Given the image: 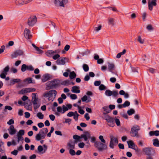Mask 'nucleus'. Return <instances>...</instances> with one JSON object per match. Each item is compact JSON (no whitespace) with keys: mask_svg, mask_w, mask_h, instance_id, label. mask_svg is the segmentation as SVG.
<instances>
[{"mask_svg":"<svg viewBox=\"0 0 159 159\" xmlns=\"http://www.w3.org/2000/svg\"><path fill=\"white\" fill-rule=\"evenodd\" d=\"M94 146L99 152H103L107 149V145L101 142H96L94 144Z\"/></svg>","mask_w":159,"mask_h":159,"instance_id":"1","label":"nucleus"},{"mask_svg":"<svg viewBox=\"0 0 159 159\" xmlns=\"http://www.w3.org/2000/svg\"><path fill=\"white\" fill-rule=\"evenodd\" d=\"M57 80L54 79L53 80L48 81L46 84V89L47 90L55 88L58 85V83L57 82Z\"/></svg>","mask_w":159,"mask_h":159,"instance_id":"2","label":"nucleus"},{"mask_svg":"<svg viewBox=\"0 0 159 159\" xmlns=\"http://www.w3.org/2000/svg\"><path fill=\"white\" fill-rule=\"evenodd\" d=\"M57 94V92L55 90H50L48 92H45L43 94V96L44 98L48 97V100H50L51 99L50 98L52 97L53 98V100L55 98Z\"/></svg>","mask_w":159,"mask_h":159,"instance_id":"3","label":"nucleus"},{"mask_svg":"<svg viewBox=\"0 0 159 159\" xmlns=\"http://www.w3.org/2000/svg\"><path fill=\"white\" fill-rule=\"evenodd\" d=\"M37 21V18L35 16H31L28 20L27 24L30 26L32 27L36 23Z\"/></svg>","mask_w":159,"mask_h":159,"instance_id":"4","label":"nucleus"},{"mask_svg":"<svg viewBox=\"0 0 159 159\" xmlns=\"http://www.w3.org/2000/svg\"><path fill=\"white\" fill-rule=\"evenodd\" d=\"M140 129L138 125L133 126L131 129L130 134H131V136L135 137L138 135V131Z\"/></svg>","mask_w":159,"mask_h":159,"instance_id":"5","label":"nucleus"},{"mask_svg":"<svg viewBox=\"0 0 159 159\" xmlns=\"http://www.w3.org/2000/svg\"><path fill=\"white\" fill-rule=\"evenodd\" d=\"M111 140L110 142L109 147L111 148H114V146L117 145L118 140L117 138L114 137L113 136L110 137Z\"/></svg>","mask_w":159,"mask_h":159,"instance_id":"6","label":"nucleus"},{"mask_svg":"<svg viewBox=\"0 0 159 159\" xmlns=\"http://www.w3.org/2000/svg\"><path fill=\"white\" fill-rule=\"evenodd\" d=\"M143 151L145 154L148 155V157H152L155 153V150L151 148H145L143 149Z\"/></svg>","mask_w":159,"mask_h":159,"instance_id":"7","label":"nucleus"},{"mask_svg":"<svg viewBox=\"0 0 159 159\" xmlns=\"http://www.w3.org/2000/svg\"><path fill=\"white\" fill-rule=\"evenodd\" d=\"M68 0H55L54 3L56 6L59 5L60 7H65V5L66 4Z\"/></svg>","mask_w":159,"mask_h":159,"instance_id":"8","label":"nucleus"},{"mask_svg":"<svg viewBox=\"0 0 159 159\" xmlns=\"http://www.w3.org/2000/svg\"><path fill=\"white\" fill-rule=\"evenodd\" d=\"M34 70V68L31 65L27 66L23 64L21 66V70L22 72H25L26 70L33 71Z\"/></svg>","mask_w":159,"mask_h":159,"instance_id":"9","label":"nucleus"},{"mask_svg":"<svg viewBox=\"0 0 159 159\" xmlns=\"http://www.w3.org/2000/svg\"><path fill=\"white\" fill-rule=\"evenodd\" d=\"M24 54V52L22 50L17 49V50L13 54L11 55L12 58L16 57L18 56L22 55Z\"/></svg>","mask_w":159,"mask_h":159,"instance_id":"10","label":"nucleus"},{"mask_svg":"<svg viewBox=\"0 0 159 159\" xmlns=\"http://www.w3.org/2000/svg\"><path fill=\"white\" fill-rule=\"evenodd\" d=\"M73 138L75 140L78 141L79 142H81V139L83 138L84 140H85L86 138V136L84 135H83V134L81 135L80 136L75 134L73 135Z\"/></svg>","mask_w":159,"mask_h":159,"instance_id":"11","label":"nucleus"},{"mask_svg":"<svg viewBox=\"0 0 159 159\" xmlns=\"http://www.w3.org/2000/svg\"><path fill=\"white\" fill-rule=\"evenodd\" d=\"M30 30L27 28H25L24 31V36L27 39H29L31 38L32 35L30 34Z\"/></svg>","mask_w":159,"mask_h":159,"instance_id":"12","label":"nucleus"},{"mask_svg":"<svg viewBox=\"0 0 159 159\" xmlns=\"http://www.w3.org/2000/svg\"><path fill=\"white\" fill-rule=\"evenodd\" d=\"M108 125L111 127H113L115 125L114 118L111 117L107 121Z\"/></svg>","mask_w":159,"mask_h":159,"instance_id":"13","label":"nucleus"},{"mask_svg":"<svg viewBox=\"0 0 159 159\" xmlns=\"http://www.w3.org/2000/svg\"><path fill=\"white\" fill-rule=\"evenodd\" d=\"M108 66L109 71L113 74H115L116 75H117V72L115 73L112 71L115 69V65L114 64L109 62L108 63Z\"/></svg>","mask_w":159,"mask_h":159,"instance_id":"14","label":"nucleus"},{"mask_svg":"<svg viewBox=\"0 0 159 159\" xmlns=\"http://www.w3.org/2000/svg\"><path fill=\"white\" fill-rule=\"evenodd\" d=\"M18 103L20 105H21L22 103L24 104V105H28L27 108H28L30 110H31L32 109V107H31V103L30 101H29V103H28L27 102L23 103L20 100L18 101Z\"/></svg>","mask_w":159,"mask_h":159,"instance_id":"15","label":"nucleus"},{"mask_svg":"<svg viewBox=\"0 0 159 159\" xmlns=\"http://www.w3.org/2000/svg\"><path fill=\"white\" fill-rule=\"evenodd\" d=\"M8 130L9 132V133L11 135L15 134L16 132V130L14 128L13 125H11L10 126Z\"/></svg>","mask_w":159,"mask_h":159,"instance_id":"16","label":"nucleus"},{"mask_svg":"<svg viewBox=\"0 0 159 159\" xmlns=\"http://www.w3.org/2000/svg\"><path fill=\"white\" fill-rule=\"evenodd\" d=\"M50 77L49 76V75L48 74H45L44 75L41 79L42 81V82H45L48 80L50 79Z\"/></svg>","mask_w":159,"mask_h":159,"instance_id":"17","label":"nucleus"},{"mask_svg":"<svg viewBox=\"0 0 159 159\" xmlns=\"http://www.w3.org/2000/svg\"><path fill=\"white\" fill-rule=\"evenodd\" d=\"M71 91L73 93H80V87L76 86L72 87Z\"/></svg>","mask_w":159,"mask_h":159,"instance_id":"18","label":"nucleus"},{"mask_svg":"<svg viewBox=\"0 0 159 159\" xmlns=\"http://www.w3.org/2000/svg\"><path fill=\"white\" fill-rule=\"evenodd\" d=\"M149 134L151 136L155 135L156 136H158L159 135V130H156L155 131H150L149 132Z\"/></svg>","mask_w":159,"mask_h":159,"instance_id":"19","label":"nucleus"},{"mask_svg":"<svg viewBox=\"0 0 159 159\" xmlns=\"http://www.w3.org/2000/svg\"><path fill=\"white\" fill-rule=\"evenodd\" d=\"M127 143L129 148L133 149L135 147V144L132 141L130 140L128 141H127Z\"/></svg>","mask_w":159,"mask_h":159,"instance_id":"20","label":"nucleus"},{"mask_svg":"<svg viewBox=\"0 0 159 159\" xmlns=\"http://www.w3.org/2000/svg\"><path fill=\"white\" fill-rule=\"evenodd\" d=\"M84 134L83 135H84L86 136V139L85 140H84V141H86L88 140V139H91L92 137L91 136L90 134L89 133L88 131H85L84 132Z\"/></svg>","mask_w":159,"mask_h":159,"instance_id":"21","label":"nucleus"},{"mask_svg":"<svg viewBox=\"0 0 159 159\" xmlns=\"http://www.w3.org/2000/svg\"><path fill=\"white\" fill-rule=\"evenodd\" d=\"M102 109L105 111L103 113V114L104 115L107 114L111 111V110H109L107 106H104L102 107Z\"/></svg>","mask_w":159,"mask_h":159,"instance_id":"22","label":"nucleus"},{"mask_svg":"<svg viewBox=\"0 0 159 159\" xmlns=\"http://www.w3.org/2000/svg\"><path fill=\"white\" fill-rule=\"evenodd\" d=\"M153 144L155 147H159V140L157 138L153 139Z\"/></svg>","mask_w":159,"mask_h":159,"instance_id":"23","label":"nucleus"},{"mask_svg":"<svg viewBox=\"0 0 159 159\" xmlns=\"http://www.w3.org/2000/svg\"><path fill=\"white\" fill-rule=\"evenodd\" d=\"M76 75L74 71L71 72L70 73L69 77L71 79H73L75 78L76 77Z\"/></svg>","mask_w":159,"mask_h":159,"instance_id":"24","label":"nucleus"},{"mask_svg":"<svg viewBox=\"0 0 159 159\" xmlns=\"http://www.w3.org/2000/svg\"><path fill=\"white\" fill-rule=\"evenodd\" d=\"M21 81V80L19 79H13L10 81L11 84L14 85L15 83H18Z\"/></svg>","mask_w":159,"mask_h":159,"instance_id":"25","label":"nucleus"},{"mask_svg":"<svg viewBox=\"0 0 159 159\" xmlns=\"http://www.w3.org/2000/svg\"><path fill=\"white\" fill-rule=\"evenodd\" d=\"M126 52V50L124 49L121 52L118 53L116 55V57L117 58H119L121 56L124 54Z\"/></svg>","mask_w":159,"mask_h":159,"instance_id":"26","label":"nucleus"},{"mask_svg":"<svg viewBox=\"0 0 159 159\" xmlns=\"http://www.w3.org/2000/svg\"><path fill=\"white\" fill-rule=\"evenodd\" d=\"M135 113V110L132 108L130 109L127 111V113L129 116L132 115Z\"/></svg>","mask_w":159,"mask_h":159,"instance_id":"27","label":"nucleus"},{"mask_svg":"<svg viewBox=\"0 0 159 159\" xmlns=\"http://www.w3.org/2000/svg\"><path fill=\"white\" fill-rule=\"evenodd\" d=\"M105 93L106 95L110 96L112 95V92L109 89H107L105 91Z\"/></svg>","mask_w":159,"mask_h":159,"instance_id":"28","label":"nucleus"},{"mask_svg":"<svg viewBox=\"0 0 159 159\" xmlns=\"http://www.w3.org/2000/svg\"><path fill=\"white\" fill-rule=\"evenodd\" d=\"M61 84L67 86L70 84V83L69 80H66L62 81Z\"/></svg>","mask_w":159,"mask_h":159,"instance_id":"29","label":"nucleus"},{"mask_svg":"<svg viewBox=\"0 0 159 159\" xmlns=\"http://www.w3.org/2000/svg\"><path fill=\"white\" fill-rule=\"evenodd\" d=\"M83 68L85 72H87L89 70V67L86 64H83Z\"/></svg>","mask_w":159,"mask_h":159,"instance_id":"30","label":"nucleus"},{"mask_svg":"<svg viewBox=\"0 0 159 159\" xmlns=\"http://www.w3.org/2000/svg\"><path fill=\"white\" fill-rule=\"evenodd\" d=\"M37 116L39 119H43L44 117V115L41 112H39L37 113Z\"/></svg>","mask_w":159,"mask_h":159,"instance_id":"31","label":"nucleus"},{"mask_svg":"<svg viewBox=\"0 0 159 159\" xmlns=\"http://www.w3.org/2000/svg\"><path fill=\"white\" fill-rule=\"evenodd\" d=\"M10 67L9 66H7L5 67L2 71V72L4 73L5 74H7V72L9 71Z\"/></svg>","mask_w":159,"mask_h":159,"instance_id":"32","label":"nucleus"},{"mask_svg":"<svg viewBox=\"0 0 159 159\" xmlns=\"http://www.w3.org/2000/svg\"><path fill=\"white\" fill-rule=\"evenodd\" d=\"M111 117V116L107 114L103 116L102 117V118L103 119L106 120L107 121Z\"/></svg>","mask_w":159,"mask_h":159,"instance_id":"33","label":"nucleus"},{"mask_svg":"<svg viewBox=\"0 0 159 159\" xmlns=\"http://www.w3.org/2000/svg\"><path fill=\"white\" fill-rule=\"evenodd\" d=\"M25 134V130L23 129H20V130L17 134V136H22L23 135Z\"/></svg>","mask_w":159,"mask_h":159,"instance_id":"34","label":"nucleus"},{"mask_svg":"<svg viewBox=\"0 0 159 159\" xmlns=\"http://www.w3.org/2000/svg\"><path fill=\"white\" fill-rule=\"evenodd\" d=\"M130 103L128 101H126L124 104H123V107H125L129 106L130 105Z\"/></svg>","mask_w":159,"mask_h":159,"instance_id":"35","label":"nucleus"},{"mask_svg":"<svg viewBox=\"0 0 159 159\" xmlns=\"http://www.w3.org/2000/svg\"><path fill=\"white\" fill-rule=\"evenodd\" d=\"M106 89V87L103 84H101L99 87V89L101 91L105 90Z\"/></svg>","mask_w":159,"mask_h":159,"instance_id":"36","label":"nucleus"},{"mask_svg":"<svg viewBox=\"0 0 159 159\" xmlns=\"http://www.w3.org/2000/svg\"><path fill=\"white\" fill-rule=\"evenodd\" d=\"M78 109H79L78 112L80 114L83 115L84 113V111L81 108V107L80 106H78Z\"/></svg>","mask_w":159,"mask_h":159,"instance_id":"37","label":"nucleus"},{"mask_svg":"<svg viewBox=\"0 0 159 159\" xmlns=\"http://www.w3.org/2000/svg\"><path fill=\"white\" fill-rule=\"evenodd\" d=\"M36 139L37 140L39 141L42 139V138L41 137V134L39 133L37 134L36 136H35Z\"/></svg>","mask_w":159,"mask_h":159,"instance_id":"38","label":"nucleus"},{"mask_svg":"<svg viewBox=\"0 0 159 159\" xmlns=\"http://www.w3.org/2000/svg\"><path fill=\"white\" fill-rule=\"evenodd\" d=\"M114 122H115L117 126L120 125V122L119 119L115 118L114 119Z\"/></svg>","mask_w":159,"mask_h":159,"instance_id":"39","label":"nucleus"},{"mask_svg":"<svg viewBox=\"0 0 159 159\" xmlns=\"http://www.w3.org/2000/svg\"><path fill=\"white\" fill-rule=\"evenodd\" d=\"M114 19L113 18H109L108 19V24H111L112 25H114Z\"/></svg>","mask_w":159,"mask_h":159,"instance_id":"40","label":"nucleus"},{"mask_svg":"<svg viewBox=\"0 0 159 159\" xmlns=\"http://www.w3.org/2000/svg\"><path fill=\"white\" fill-rule=\"evenodd\" d=\"M62 113H64L65 112L68 110V108L65 105H63L62 106Z\"/></svg>","mask_w":159,"mask_h":159,"instance_id":"41","label":"nucleus"},{"mask_svg":"<svg viewBox=\"0 0 159 159\" xmlns=\"http://www.w3.org/2000/svg\"><path fill=\"white\" fill-rule=\"evenodd\" d=\"M53 53V51L52 50H48L46 53V54L48 57H50V55Z\"/></svg>","mask_w":159,"mask_h":159,"instance_id":"42","label":"nucleus"},{"mask_svg":"<svg viewBox=\"0 0 159 159\" xmlns=\"http://www.w3.org/2000/svg\"><path fill=\"white\" fill-rule=\"evenodd\" d=\"M26 81H27L28 84H30L31 83H33L32 82V78H29L26 79L25 80L24 82H26Z\"/></svg>","mask_w":159,"mask_h":159,"instance_id":"43","label":"nucleus"},{"mask_svg":"<svg viewBox=\"0 0 159 159\" xmlns=\"http://www.w3.org/2000/svg\"><path fill=\"white\" fill-rule=\"evenodd\" d=\"M70 97L71 99L72 100H75L77 98V96L75 94H71L70 95Z\"/></svg>","mask_w":159,"mask_h":159,"instance_id":"44","label":"nucleus"},{"mask_svg":"<svg viewBox=\"0 0 159 159\" xmlns=\"http://www.w3.org/2000/svg\"><path fill=\"white\" fill-rule=\"evenodd\" d=\"M99 138L101 142L102 143H105L106 141L104 139L102 135H100L99 137Z\"/></svg>","mask_w":159,"mask_h":159,"instance_id":"45","label":"nucleus"},{"mask_svg":"<svg viewBox=\"0 0 159 159\" xmlns=\"http://www.w3.org/2000/svg\"><path fill=\"white\" fill-rule=\"evenodd\" d=\"M88 99V97L86 95L84 96L81 98V100L82 102H86Z\"/></svg>","mask_w":159,"mask_h":159,"instance_id":"46","label":"nucleus"},{"mask_svg":"<svg viewBox=\"0 0 159 159\" xmlns=\"http://www.w3.org/2000/svg\"><path fill=\"white\" fill-rule=\"evenodd\" d=\"M69 153L72 156H74L75 155L76 152L73 149H70L69 150Z\"/></svg>","mask_w":159,"mask_h":159,"instance_id":"47","label":"nucleus"},{"mask_svg":"<svg viewBox=\"0 0 159 159\" xmlns=\"http://www.w3.org/2000/svg\"><path fill=\"white\" fill-rule=\"evenodd\" d=\"M138 41L140 43H141V44H143L144 43V40L143 39H142L140 36H138Z\"/></svg>","mask_w":159,"mask_h":159,"instance_id":"48","label":"nucleus"},{"mask_svg":"<svg viewBox=\"0 0 159 159\" xmlns=\"http://www.w3.org/2000/svg\"><path fill=\"white\" fill-rule=\"evenodd\" d=\"M7 75V74H5L2 72L0 75V77L2 79H5Z\"/></svg>","mask_w":159,"mask_h":159,"instance_id":"49","label":"nucleus"},{"mask_svg":"<svg viewBox=\"0 0 159 159\" xmlns=\"http://www.w3.org/2000/svg\"><path fill=\"white\" fill-rule=\"evenodd\" d=\"M71 120L70 119H66L65 121L63 122V123H68L69 125H70L71 123Z\"/></svg>","mask_w":159,"mask_h":159,"instance_id":"50","label":"nucleus"},{"mask_svg":"<svg viewBox=\"0 0 159 159\" xmlns=\"http://www.w3.org/2000/svg\"><path fill=\"white\" fill-rule=\"evenodd\" d=\"M61 65H64L65 64V60L66 59V57H61Z\"/></svg>","mask_w":159,"mask_h":159,"instance_id":"51","label":"nucleus"},{"mask_svg":"<svg viewBox=\"0 0 159 159\" xmlns=\"http://www.w3.org/2000/svg\"><path fill=\"white\" fill-rule=\"evenodd\" d=\"M112 92V95L114 97H116L118 95V93L117 91H113Z\"/></svg>","mask_w":159,"mask_h":159,"instance_id":"52","label":"nucleus"},{"mask_svg":"<svg viewBox=\"0 0 159 159\" xmlns=\"http://www.w3.org/2000/svg\"><path fill=\"white\" fill-rule=\"evenodd\" d=\"M75 113L72 111H70L67 114V116L69 117H71L74 115Z\"/></svg>","mask_w":159,"mask_h":159,"instance_id":"53","label":"nucleus"},{"mask_svg":"<svg viewBox=\"0 0 159 159\" xmlns=\"http://www.w3.org/2000/svg\"><path fill=\"white\" fill-rule=\"evenodd\" d=\"M101 84V81H96L94 83V85L95 86H99Z\"/></svg>","mask_w":159,"mask_h":159,"instance_id":"54","label":"nucleus"},{"mask_svg":"<svg viewBox=\"0 0 159 159\" xmlns=\"http://www.w3.org/2000/svg\"><path fill=\"white\" fill-rule=\"evenodd\" d=\"M85 145V144L83 142L80 143L78 144V146L80 148H83Z\"/></svg>","mask_w":159,"mask_h":159,"instance_id":"55","label":"nucleus"},{"mask_svg":"<svg viewBox=\"0 0 159 159\" xmlns=\"http://www.w3.org/2000/svg\"><path fill=\"white\" fill-rule=\"evenodd\" d=\"M146 28L148 30H152L153 29V28L151 25H149L147 26Z\"/></svg>","mask_w":159,"mask_h":159,"instance_id":"56","label":"nucleus"},{"mask_svg":"<svg viewBox=\"0 0 159 159\" xmlns=\"http://www.w3.org/2000/svg\"><path fill=\"white\" fill-rule=\"evenodd\" d=\"M91 142L92 143H94V144H95V143L96 142H98L99 141H96V138L94 137H92L91 138Z\"/></svg>","mask_w":159,"mask_h":159,"instance_id":"57","label":"nucleus"},{"mask_svg":"<svg viewBox=\"0 0 159 159\" xmlns=\"http://www.w3.org/2000/svg\"><path fill=\"white\" fill-rule=\"evenodd\" d=\"M60 57V56L59 54H55V55L54 56H53L52 57V58L54 59V60H56V59H58V58H59V57Z\"/></svg>","mask_w":159,"mask_h":159,"instance_id":"58","label":"nucleus"},{"mask_svg":"<svg viewBox=\"0 0 159 159\" xmlns=\"http://www.w3.org/2000/svg\"><path fill=\"white\" fill-rule=\"evenodd\" d=\"M98 27H96L95 28V30L96 31H98L99 30H100L102 28V26L100 25H98Z\"/></svg>","mask_w":159,"mask_h":159,"instance_id":"59","label":"nucleus"},{"mask_svg":"<svg viewBox=\"0 0 159 159\" xmlns=\"http://www.w3.org/2000/svg\"><path fill=\"white\" fill-rule=\"evenodd\" d=\"M38 150L39 152H41L43 150V148L41 145H39L38 147Z\"/></svg>","mask_w":159,"mask_h":159,"instance_id":"60","label":"nucleus"},{"mask_svg":"<svg viewBox=\"0 0 159 159\" xmlns=\"http://www.w3.org/2000/svg\"><path fill=\"white\" fill-rule=\"evenodd\" d=\"M14 121L13 119H11L10 120L7 122V124L9 125H11L14 124Z\"/></svg>","mask_w":159,"mask_h":159,"instance_id":"61","label":"nucleus"},{"mask_svg":"<svg viewBox=\"0 0 159 159\" xmlns=\"http://www.w3.org/2000/svg\"><path fill=\"white\" fill-rule=\"evenodd\" d=\"M49 117L51 120L54 121L55 118V116L51 114L49 115Z\"/></svg>","mask_w":159,"mask_h":159,"instance_id":"62","label":"nucleus"},{"mask_svg":"<svg viewBox=\"0 0 159 159\" xmlns=\"http://www.w3.org/2000/svg\"><path fill=\"white\" fill-rule=\"evenodd\" d=\"M25 117L27 118H29L30 116V113L27 112H25Z\"/></svg>","mask_w":159,"mask_h":159,"instance_id":"63","label":"nucleus"},{"mask_svg":"<svg viewBox=\"0 0 159 159\" xmlns=\"http://www.w3.org/2000/svg\"><path fill=\"white\" fill-rule=\"evenodd\" d=\"M57 111L58 112H62V108L61 106H59L57 108Z\"/></svg>","mask_w":159,"mask_h":159,"instance_id":"64","label":"nucleus"}]
</instances>
